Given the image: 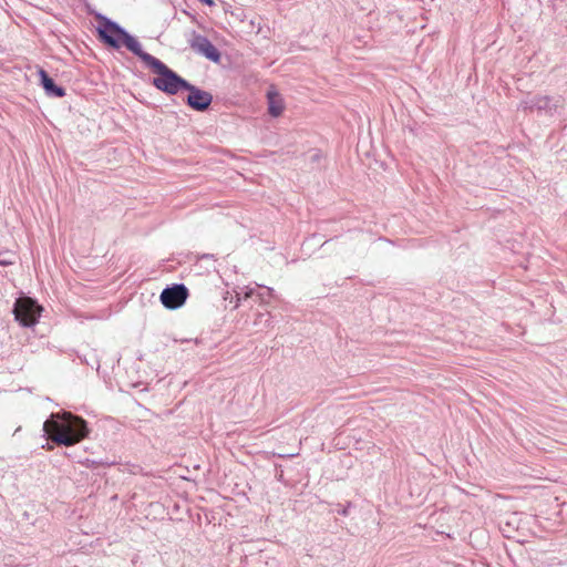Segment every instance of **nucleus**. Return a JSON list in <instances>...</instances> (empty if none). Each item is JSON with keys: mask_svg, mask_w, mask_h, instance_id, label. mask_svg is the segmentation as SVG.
I'll use <instances>...</instances> for the list:
<instances>
[{"mask_svg": "<svg viewBox=\"0 0 567 567\" xmlns=\"http://www.w3.org/2000/svg\"><path fill=\"white\" fill-rule=\"evenodd\" d=\"M198 1L208 7H213L215 4L214 0H198Z\"/></svg>", "mask_w": 567, "mask_h": 567, "instance_id": "16", "label": "nucleus"}, {"mask_svg": "<svg viewBox=\"0 0 567 567\" xmlns=\"http://www.w3.org/2000/svg\"><path fill=\"white\" fill-rule=\"evenodd\" d=\"M47 450L51 451L53 447L50 443H47V445L44 446Z\"/></svg>", "mask_w": 567, "mask_h": 567, "instance_id": "21", "label": "nucleus"}, {"mask_svg": "<svg viewBox=\"0 0 567 567\" xmlns=\"http://www.w3.org/2000/svg\"><path fill=\"white\" fill-rule=\"evenodd\" d=\"M237 302L236 308L240 302L248 301L249 299L254 302H259L260 305H269L271 300L278 298L274 288L259 285L255 282V286L251 285L245 286L240 289L239 292L236 293Z\"/></svg>", "mask_w": 567, "mask_h": 567, "instance_id": "6", "label": "nucleus"}, {"mask_svg": "<svg viewBox=\"0 0 567 567\" xmlns=\"http://www.w3.org/2000/svg\"><path fill=\"white\" fill-rule=\"evenodd\" d=\"M297 454H278V457H293L296 456Z\"/></svg>", "mask_w": 567, "mask_h": 567, "instance_id": "18", "label": "nucleus"}, {"mask_svg": "<svg viewBox=\"0 0 567 567\" xmlns=\"http://www.w3.org/2000/svg\"><path fill=\"white\" fill-rule=\"evenodd\" d=\"M94 464H97L99 466L100 465L101 466H113V465L117 464V462L100 458L97 461H94Z\"/></svg>", "mask_w": 567, "mask_h": 567, "instance_id": "14", "label": "nucleus"}, {"mask_svg": "<svg viewBox=\"0 0 567 567\" xmlns=\"http://www.w3.org/2000/svg\"><path fill=\"white\" fill-rule=\"evenodd\" d=\"M96 32L99 40L111 49L118 50L125 47L138 59L145 53L140 41L134 35L107 17H101Z\"/></svg>", "mask_w": 567, "mask_h": 567, "instance_id": "2", "label": "nucleus"}, {"mask_svg": "<svg viewBox=\"0 0 567 567\" xmlns=\"http://www.w3.org/2000/svg\"><path fill=\"white\" fill-rule=\"evenodd\" d=\"M213 257H214V256H213V255H209V254H205V255H203V256H202V258H207V259H210V258H213Z\"/></svg>", "mask_w": 567, "mask_h": 567, "instance_id": "19", "label": "nucleus"}, {"mask_svg": "<svg viewBox=\"0 0 567 567\" xmlns=\"http://www.w3.org/2000/svg\"><path fill=\"white\" fill-rule=\"evenodd\" d=\"M184 91L188 92L185 101L188 107L197 112H205L209 109L213 102L212 93L204 91L189 82L188 86L185 87Z\"/></svg>", "mask_w": 567, "mask_h": 567, "instance_id": "8", "label": "nucleus"}, {"mask_svg": "<svg viewBox=\"0 0 567 567\" xmlns=\"http://www.w3.org/2000/svg\"><path fill=\"white\" fill-rule=\"evenodd\" d=\"M190 47L212 62H219L221 54L213 42L205 35L194 33Z\"/></svg>", "mask_w": 567, "mask_h": 567, "instance_id": "9", "label": "nucleus"}, {"mask_svg": "<svg viewBox=\"0 0 567 567\" xmlns=\"http://www.w3.org/2000/svg\"><path fill=\"white\" fill-rule=\"evenodd\" d=\"M44 436L59 446H73L85 439L90 429L87 422L72 412L52 413L43 423Z\"/></svg>", "mask_w": 567, "mask_h": 567, "instance_id": "1", "label": "nucleus"}, {"mask_svg": "<svg viewBox=\"0 0 567 567\" xmlns=\"http://www.w3.org/2000/svg\"><path fill=\"white\" fill-rule=\"evenodd\" d=\"M563 101L561 96L534 95L522 100L517 110L525 112L537 111L538 113L553 116L558 112V109L561 107Z\"/></svg>", "mask_w": 567, "mask_h": 567, "instance_id": "5", "label": "nucleus"}, {"mask_svg": "<svg viewBox=\"0 0 567 567\" xmlns=\"http://www.w3.org/2000/svg\"><path fill=\"white\" fill-rule=\"evenodd\" d=\"M94 461H95V460H89V458H87V460H86V462H85V464H86L87 466H92V467H96V466H99L97 464H94Z\"/></svg>", "mask_w": 567, "mask_h": 567, "instance_id": "17", "label": "nucleus"}, {"mask_svg": "<svg viewBox=\"0 0 567 567\" xmlns=\"http://www.w3.org/2000/svg\"><path fill=\"white\" fill-rule=\"evenodd\" d=\"M38 75L40 85L49 97H63L66 95L65 89L56 84L44 69H39Z\"/></svg>", "mask_w": 567, "mask_h": 567, "instance_id": "10", "label": "nucleus"}, {"mask_svg": "<svg viewBox=\"0 0 567 567\" xmlns=\"http://www.w3.org/2000/svg\"><path fill=\"white\" fill-rule=\"evenodd\" d=\"M266 96L268 102V113L272 117L280 116L285 110L284 100L280 94L275 90H269Z\"/></svg>", "mask_w": 567, "mask_h": 567, "instance_id": "11", "label": "nucleus"}, {"mask_svg": "<svg viewBox=\"0 0 567 567\" xmlns=\"http://www.w3.org/2000/svg\"><path fill=\"white\" fill-rule=\"evenodd\" d=\"M254 326L259 327L260 330L267 329L271 326V315L269 311L258 312L254 320Z\"/></svg>", "mask_w": 567, "mask_h": 567, "instance_id": "12", "label": "nucleus"}, {"mask_svg": "<svg viewBox=\"0 0 567 567\" xmlns=\"http://www.w3.org/2000/svg\"><path fill=\"white\" fill-rule=\"evenodd\" d=\"M276 476H277V480H278V481H281V480H282V476H284V475H282V471H280V474H278V475H276Z\"/></svg>", "mask_w": 567, "mask_h": 567, "instance_id": "20", "label": "nucleus"}, {"mask_svg": "<svg viewBox=\"0 0 567 567\" xmlns=\"http://www.w3.org/2000/svg\"><path fill=\"white\" fill-rule=\"evenodd\" d=\"M188 296V288L184 284H172L162 290L159 300L166 309L176 310L185 305Z\"/></svg>", "mask_w": 567, "mask_h": 567, "instance_id": "7", "label": "nucleus"}, {"mask_svg": "<svg viewBox=\"0 0 567 567\" xmlns=\"http://www.w3.org/2000/svg\"><path fill=\"white\" fill-rule=\"evenodd\" d=\"M42 310V306L35 299L23 297L16 299L12 315L22 328H33L38 324Z\"/></svg>", "mask_w": 567, "mask_h": 567, "instance_id": "4", "label": "nucleus"}, {"mask_svg": "<svg viewBox=\"0 0 567 567\" xmlns=\"http://www.w3.org/2000/svg\"><path fill=\"white\" fill-rule=\"evenodd\" d=\"M352 507V503L351 502H348L346 506H341L340 504H338V508L336 509V512L341 515V516H348L349 515V509Z\"/></svg>", "mask_w": 567, "mask_h": 567, "instance_id": "13", "label": "nucleus"}, {"mask_svg": "<svg viewBox=\"0 0 567 567\" xmlns=\"http://www.w3.org/2000/svg\"><path fill=\"white\" fill-rule=\"evenodd\" d=\"M12 264L13 262L11 260L0 259V266L7 267V266H10Z\"/></svg>", "mask_w": 567, "mask_h": 567, "instance_id": "15", "label": "nucleus"}, {"mask_svg": "<svg viewBox=\"0 0 567 567\" xmlns=\"http://www.w3.org/2000/svg\"><path fill=\"white\" fill-rule=\"evenodd\" d=\"M141 61L157 75L151 81L156 90L167 95H176L188 86L187 80L152 54L145 52Z\"/></svg>", "mask_w": 567, "mask_h": 567, "instance_id": "3", "label": "nucleus"}]
</instances>
